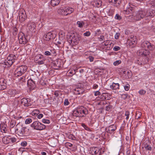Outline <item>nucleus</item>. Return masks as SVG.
Returning <instances> with one entry per match:
<instances>
[{"label": "nucleus", "instance_id": "obj_22", "mask_svg": "<svg viewBox=\"0 0 155 155\" xmlns=\"http://www.w3.org/2000/svg\"><path fill=\"white\" fill-rule=\"evenodd\" d=\"M64 8L66 15H68V14H71L74 11V9L72 8H70L68 7H66Z\"/></svg>", "mask_w": 155, "mask_h": 155}, {"label": "nucleus", "instance_id": "obj_52", "mask_svg": "<svg viewBox=\"0 0 155 155\" xmlns=\"http://www.w3.org/2000/svg\"><path fill=\"white\" fill-rule=\"evenodd\" d=\"M113 49L115 51H117L120 49V48L118 46H115L114 47Z\"/></svg>", "mask_w": 155, "mask_h": 155}, {"label": "nucleus", "instance_id": "obj_46", "mask_svg": "<svg viewBox=\"0 0 155 155\" xmlns=\"http://www.w3.org/2000/svg\"><path fill=\"white\" fill-rule=\"evenodd\" d=\"M27 144V143L26 141H23L21 143V145L22 146L25 147Z\"/></svg>", "mask_w": 155, "mask_h": 155}, {"label": "nucleus", "instance_id": "obj_29", "mask_svg": "<svg viewBox=\"0 0 155 155\" xmlns=\"http://www.w3.org/2000/svg\"><path fill=\"white\" fill-rule=\"evenodd\" d=\"M94 2L96 6L97 7H99L101 5L102 2L101 0H94Z\"/></svg>", "mask_w": 155, "mask_h": 155}, {"label": "nucleus", "instance_id": "obj_39", "mask_svg": "<svg viewBox=\"0 0 155 155\" xmlns=\"http://www.w3.org/2000/svg\"><path fill=\"white\" fill-rule=\"evenodd\" d=\"M32 121V120L31 118H28L26 119L25 121V123L28 124L30 123Z\"/></svg>", "mask_w": 155, "mask_h": 155}, {"label": "nucleus", "instance_id": "obj_35", "mask_svg": "<svg viewBox=\"0 0 155 155\" xmlns=\"http://www.w3.org/2000/svg\"><path fill=\"white\" fill-rule=\"evenodd\" d=\"M77 24L78 25L79 27L82 28L83 27V25L84 24V23L83 22L78 21L77 22Z\"/></svg>", "mask_w": 155, "mask_h": 155}, {"label": "nucleus", "instance_id": "obj_62", "mask_svg": "<svg viewBox=\"0 0 155 155\" xmlns=\"http://www.w3.org/2000/svg\"><path fill=\"white\" fill-rule=\"evenodd\" d=\"M17 58H18L17 57H16V56H15V55H14V59L13 60V62H14L15 61V60H16L17 59Z\"/></svg>", "mask_w": 155, "mask_h": 155}, {"label": "nucleus", "instance_id": "obj_41", "mask_svg": "<svg viewBox=\"0 0 155 155\" xmlns=\"http://www.w3.org/2000/svg\"><path fill=\"white\" fill-rule=\"evenodd\" d=\"M80 89L77 88L75 90V93L76 94H80L82 93V92L80 91Z\"/></svg>", "mask_w": 155, "mask_h": 155}, {"label": "nucleus", "instance_id": "obj_21", "mask_svg": "<svg viewBox=\"0 0 155 155\" xmlns=\"http://www.w3.org/2000/svg\"><path fill=\"white\" fill-rule=\"evenodd\" d=\"M4 78L0 79V90H3L6 88V83L5 82Z\"/></svg>", "mask_w": 155, "mask_h": 155}, {"label": "nucleus", "instance_id": "obj_43", "mask_svg": "<svg viewBox=\"0 0 155 155\" xmlns=\"http://www.w3.org/2000/svg\"><path fill=\"white\" fill-rule=\"evenodd\" d=\"M90 35H91V33L89 31H87L86 32L84 33L83 34V35L84 36H87V37L90 36Z\"/></svg>", "mask_w": 155, "mask_h": 155}, {"label": "nucleus", "instance_id": "obj_26", "mask_svg": "<svg viewBox=\"0 0 155 155\" xmlns=\"http://www.w3.org/2000/svg\"><path fill=\"white\" fill-rule=\"evenodd\" d=\"M58 13L61 15H66L65 8H59L57 11Z\"/></svg>", "mask_w": 155, "mask_h": 155}, {"label": "nucleus", "instance_id": "obj_48", "mask_svg": "<svg viewBox=\"0 0 155 155\" xmlns=\"http://www.w3.org/2000/svg\"><path fill=\"white\" fill-rule=\"evenodd\" d=\"M121 97L123 99H125L127 97V95L126 94H123L121 95Z\"/></svg>", "mask_w": 155, "mask_h": 155}, {"label": "nucleus", "instance_id": "obj_6", "mask_svg": "<svg viewBox=\"0 0 155 155\" xmlns=\"http://www.w3.org/2000/svg\"><path fill=\"white\" fill-rule=\"evenodd\" d=\"M137 41V39L136 36L131 35L127 40V44L130 46L133 47V45L136 43Z\"/></svg>", "mask_w": 155, "mask_h": 155}, {"label": "nucleus", "instance_id": "obj_20", "mask_svg": "<svg viewBox=\"0 0 155 155\" xmlns=\"http://www.w3.org/2000/svg\"><path fill=\"white\" fill-rule=\"evenodd\" d=\"M154 15L152 11L150 10H148L146 12H145V18L146 19H149L153 16Z\"/></svg>", "mask_w": 155, "mask_h": 155}, {"label": "nucleus", "instance_id": "obj_2", "mask_svg": "<svg viewBox=\"0 0 155 155\" xmlns=\"http://www.w3.org/2000/svg\"><path fill=\"white\" fill-rule=\"evenodd\" d=\"M87 113V110L86 108L81 106L78 107L76 110L74 111L73 114L77 117H84Z\"/></svg>", "mask_w": 155, "mask_h": 155}, {"label": "nucleus", "instance_id": "obj_44", "mask_svg": "<svg viewBox=\"0 0 155 155\" xmlns=\"http://www.w3.org/2000/svg\"><path fill=\"white\" fill-rule=\"evenodd\" d=\"M146 91L143 90H141L139 91V93L140 95H144L146 93Z\"/></svg>", "mask_w": 155, "mask_h": 155}, {"label": "nucleus", "instance_id": "obj_59", "mask_svg": "<svg viewBox=\"0 0 155 155\" xmlns=\"http://www.w3.org/2000/svg\"><path fill=\"white\" fill-rule=\"evenodd\" d=\"M129 87L128 86H125L124 87V89H125V90L126 91H128L129 89Z\"/></svg>", "mask_w": 155, "mask_h": 155}, {"label": "nucleus", "instance_id": "obj_25", "mask_svg": "<svg viewBox=\"0 0 155 155\" xmlns=\"http://www.w3.org/2000/svg\"><path fill=\"white\" fill-rule=\"evenodd\" d=\"M60 2V0H51V5L52 6H55L58 5Z\"/></svg>", "mask_w": 155, "mask_h": 155}, {"label": "nucleus", "instance_id": "obj_33", "mask_svg": "<svg viewBox=\"0 0 155 155\" xmlns=\"http://www.w3.org/2000/svg\"><path fill=\"white\" fill-rule=\"evenodd\" d=\"M132 9V8L131 7H129L128 8H127L125 9L124 8V11L125 12V13L127 14H129V13L131 11Z\"/></svg>", "mask_w": 155, "mask_h": 155}, {"label": "nucleus", "instance_id": "obj_57", "mask_svg": "<svg viewBox=\"0 0 155 155\" xmlns=\"http://www.w3.org/2000/svg\"><path fill=\"white\" fill-rule=\"evenodd\" d=\"M111 107V106H106V110H109L110 109V108Z\"/></svg>", "mask_w": 155, "mask_h": 155}, {"label": "nucleus", "instance_id": "obj_50", "mask_svg": "<svg viewBox=\"0 0 155 155\" xmlns=\"http://www.w3.org/2000/svg\"><path fill=\"white\" fill-rule=\"evenodd\" d=\"M69 104L68 100V99H66L64 100V104L65 105H68Z\"/></svg>", "mask_w": 155, "mask_h": 155}, {"label": "nucleus", "instance_id": "obj_14", "mask_svg": "<svg viewBox=\"0 0 155 155\" xmlns=\"http://www.w3.org/2000/svg\"><path fill=\"white\" fill-rule=\"evenodd\" d=\"M35 24L32 22H29L27 26V29L29 31L32 32L34 31L35 27Z\"/></svg>", "mask_w": 155, "mask_h": 155}, {"label": "nucleus", "instance_id": "obj_49", "mask_svg": "<svg viewBox=\"0 0 155 155\" xmlns=\"http://www.w3.org/2000/svg\"><path fill=\"white\" fill-rule=\"evenodd\" d=\"M72 146V144L69 143H65V146L67 147H71Z\"/></svg>", "mask_w": 155, "mask_h": 155}, {"label": "nucleus", "instance_id": "obj_32", "mask_svg": "<svg viewBox=\"0 0 155 155\" xmlns=\"http://www.w3.org/2000/svg\"><path fill=\"white\" fill-rule=\"evenodd\" d=\"M43 59V60H44L43 56L40 54H38L35 56V61H39V60Z\"/></svg>", "mask_w": 155, "mask_h": 155}, {"label": "nucleus", "instance_id": "obj_1", "mask_svg": "<svg viewBox=\"0 0 155 155\" xmlns=\"http://www.w3.org/2000/svg\"><path fill=\"white\" fill-rule=\"evenodd\" d=\"M145 12L143 11H139L134 13L133 15L130 17L132 21H138L140 20L145 17Z\"/></svg>", "mask_w": 155, "mask_h": 155}, {"label": "nucleus", "instance_id": "obj_58", "mask_svg": "<svg viewBox=\"0 0 155 155\" xmlns=\"http://www.w3.org/2000/svg\"><path fill=\"white\" fill-rule=\"evenodd\" d=\"M43 116V115L42 114H39L38 116V118L39 119H41Z\"/></svg>", "mask_w": 155, "mask_h": 155}, {"label": "nucleus", "instance_id": "obj_40", "mask_svg": "<svg viewBox=\"0 0 155 155\" xmlns=\"http://www.w3.org/2000/svg\"><path fill=\"white\" fill-rule=\"evenodd\" d=\"M115 19L117 20H120L122 18V17L119 14H117L115 17Z\"/></svg>", "mask_w": 155, "mask_h": 155}, {"label": "nucleus", "instance_id": "obj_47", "mask_svg": "<svg viewBox=\"0 0 155 155\" xmlns=\"http://www.w3.org/2000/svg\"><path fill=\"white\" fill-rule=\"evenodd\" d=\"M150 3L153 6L155 7V0L151 1Z\"/></svg>", "mask_w": 155, "mask_h": 155}, {"label": "nucleus", "instance_id": "obj_3", "mask_svg": "<svg viewBox=\"0 0 155 155\" xmlns=\"http://www.w3.org/2000/svg\"><path fill=\"white\" fill-rule=\"evenodd\" d=\"M27 67L25 65H22L17 68L14 72L16 77L20 76L27 70Z\"/></svg>", "mask_w": 155, "mask_h": 155}, {"label": "nucleus", "instance_id": "obj_28", "mask_svg": "<svg viewBox=\"0 0 155 155\" xmlns=\"http://www.w3.org/2000/svg\"><path fill=\"white\" fill-rule=\"evenodd\" d=\"M109 1L110 3H112L114 4V5H115L116 6L118 5L120 2V0H109Z\"/></svg>", "mask_w": 155, "mask_h": 155}, {"label": "nucleus", "instance_id": "obj_4", "mask_svg": "<svg viewBox=\"0 0 155 155\" xmlns=\"http://www.w3.org/2000/svg\"><path fill=\"white\" fill-rule=\"evenodd\" d=\"M31 126L33 127L34 129L38 130H42L45 129L46 128L45 125L37 121L34 122L31 125Z\"/></svg>", "mask_w": 155, "mask_h": 155}, {"label": "nucleus", "instance_id": "obj_61", "mask_svg": "<svg viewBox=\"0 0 155 155\" xmlns=\"http://www.w3.org/2000/svg\"><path fill=\"white\" fill-rule=\"evenodd\" d=\"M98 87V85L97 84H94L93 87V88L94 89H96Z\"/></svg>", "mask_w": 155, "mask_h": 155}, {"label": "nucleus", "instance_id": "obj_38", "mask_svg": "<svg viewBox=\"0 0 155 155\" xmlns=\"http://www.w3.org/2000/svg\"><path fill=\"white\" fill-rule=\"evenodd\" d=\"M144 147L146 150H151V147L148 145H145Z\"/></svg>", "mask_w": 155, "mask_h": 155}, {"label": "nucleus", "instance_id": "obj_17", "mask_svg": "<svg viewBox=\"0 0 155 155\" xmlns=\"http://www.w3.org/2000/svg\"><path fill=\"white\" fill-rule=\"evenodd\" d=\"M54 38L52 33L51 32H48L44 35V38L46 41H49Z\"/></svg>", "mask_w": 155, "mask_h": 155}, {"label": "nucleus", "instance_id": "obj_24", "mask_svg": "<svg viewBox=\"0 0 155 155\" xmlns=\"http://www.w3.org/2000/svg\"><path fill=\"white\" fill-rule=\"evenodd\" d=\"M11 140V138L9 137H4L2 139L3 143L5 144L8 143Z\"/></svg>", "mask_w": 155, "mask_h": 155}, {"label": "nucleus", "instance_id": "obj_10", "mask_svg": "<svg viewBox=\"0 0 155 155\" xmlns=\"http://www.w3.org/2000/svg\"><path fill=\"white\" fill-rule=\"evenodd\" d=\"M68 40L73 45H77L78 43V40L76 37L74 35L72 34L68 36Z\"/></svg>", "mask_w": 155, "mask_h": 155}, {"label": "nucleus", "instance_id": "obj_31", "mask_svg": "<svg viewBox=\"0 0 155 155\" xmlns=\"http://www.w3.org/2000/svg\"><path fill=\"white\" fill-rule=\"evenodd\" d=\"M8 93L10 96H14L16 94V91L12 89H9L8 91Z\"/></svg>", "mask_w": 155, "mask_h": 155}, {"label": "nucleus", "instance_id": "obj_36", "mask_svg": "<svg viewBox=\"0 0 155 155\" xmlns=\"http://www.w3.org/2000/svg\"><path fill=\"white\" fill-rule=\"evenodd\" d=\"M15 124V122L14 120H12L11 121L10 123V127L13 128L14 127Z\"/></svg>", "mask_w": 155, "mask_h": 155}, {"label": "nucleus", "instance_id": "obj_18", "mask_svg": "<svg viewBox=\"0 0 155 155\" xmlns=\"http://www.w3.org/2000/svg\"><path fill=\"white\" fill-rule=\"evenodd\" d=\"M116 129L115 125H111L106 128V131L107 132L109 133H111L114 131Z\"/></svg>", "mask_w": 155, "mask_h": 155}, {"label": "nucleus", "instance_id": "obj_53", "mask_svg": "<svg viewBox=\"0 0 155 155\" xmlns=\"http://www.w3.org/2000/svg\"><path fill=\"white\" fill-rule=\"evenodd\" d=\"M45 55L47 56L51 55V53L49 51H46L45 53Z\"/></svg>", "mask_w": 155, "mask_h": 155}, {"label": "nucleus", "instance_id": "obj_9", "mask_svg": "<svg viewBox=\"0 0 155 155\" xmlns=\"http://www.w3.org/2000/svg\"><path fill=\"white\" fill-rule=\"evenodd\" d=\"M19 20L21 22H22L25 21L26 18L27 16L24 10L21 9L20 10L19 13Z\"/></svg>", "mask_w": 155, "mask_h": 155}, {"label": "nucleus", "instance_id": "obj_16", "mask_svg": "<svg viewBox=\"0 0 155 155\" xmlns=\"http://www.w3.org/2000/svg\"><path fill=\"white\" fill-rule=\"evenodd\" d=\"M61 60L60 59H58L54 61L53 63L52 67L55 69H58L61 67Z\"/></svg>", "mask_w": 155, "mask_h": 155}, {"label": "nucleus", "instance_id": "obj_34", "mask_svg": "<svg viewBox=\"0 0 155 155\" xmlns=\"http://www.w3.org/2000/svg\"><path fill=\"white\" fill-rule=\"evenodd\" d=\"M82 126L83 127L84 129L89 131H91V130L89 128H88L84 124H82Z\"/></svg>", "mask_w": 155, "mask_h": 155}, {"label": "nucleus", "instance_id": "obj_11", "mask_svg": "<svg viewBox=\"0 0 155 155\" xmlns=\"http://www.w3.org/2000/svg\"><path fill=\"white\" fill-rule=\"evenodd\" d=\"M141 46L143 49H146L147 48L150 50H153L154 48L153 46L151 45V44L147 41L143 42Z\"/></svg>", "mask_w": 155, "mask_h": 155}, {"label": "nucleus", "instance_id": "obj_60", "mask_svg": "<svg viewBox=\"0 0 155 155\" xmlns=\"http://www.w3.org/2000/svg\"><path fill=\"white\" fill-rule=\"evenodd\" d=\"M11 140L12 142L14 143L16 141V139L15 138H11Z\"/></svg>", "mask_w": 155, "mask_h": 155}, {"label": "nucleus", "instance_id": "obj_54", "mask_svg": "<svg viewBox=\"0 0 155 155\" xmlns=\"http://www.w3.org/2000/svg\"><path fill=\"white\" fill-rule=\"evenodd\" d=\"M120 34L119 33H116L115 35V38L116 39H118L119 38Z\"/></svg>", "mask_w": 155, "mask_h": 155}, {"label": "nucleus", "instance_id": "obj_5", "mask_svg": "<svg viewBox=\"0 0 155 155\" xmlns=\"http://www.w3.org/2000/svg\"><path fill=\"white\" fill-rule=\"evenodd\" d=\"M25 128L23 127L21 124L18 123L15 127V133L20 136H21L24 133Z\"/></svg>", "mask_w": 155, "mask_h": 155}, {"label": "nucleus", "instance_id": "obj_12", "mask_svg": "<svg viewBox=\"0 0 155 155\" xmlns=\"http://www.w3.org/2000/svg\"><path fill=\"white\" fill-rule=\"evenodd\" d=\"M65 34L63 31H60L59 33V39L60 40L57 41L58 44H61L64 43L65 40Z\"/></svg>", "mask_w": 155, "mask_h": 155}, {"label": "nucleus", "instance_id": "obj_51", "mask_svg": "<svg viewBox=\"0 0 155 155\" xmlns=\"http://www.w3.org/2000/svg\"><path fill=\"white\" fill-rule=\"evenodd\" d=\"M101 94L100 92L98 91H96L94 92V95L95 96H97L98 95H99Z\"/></svg>", "mask_w": 155, "mask_h": 155}, {"label": "nucleus", "instance_id": "obj_45", "mask_svg": "<svg viewBox=\"0 0 155 155\" xmlns=\"http://www.w3.org/2000/svg\"><path fill=\"white\" fill-rule=\"evenodd\" d=\"M129 114L130 113L128 111L126 112L125 113V115L127 116L126 118L127 120H128L129 119Z\"/></svg>", "mask_w": 155, "mask_h": 155}, {"label": "nucleus", "instance_id": "obj_55", "mask_svg": "<svg viewBox=\"0 0 155 155\" xmlns=\"http://www.w3.org/2000/svg\"><path fill=\"white\" fill-rule=\"evenodd\" d=\"M88 58L90 61L92 62L93 61L94 58L91 56H90Z\"/></svg>", "mask_w": 155, "mask_h": 155}, {"label": "nucleus", "instance_id": "obj_30", "mask_svg": "<svg viewBox=\"0 0 155 155\" xmlns=\"http://www.w3.org/2000/svg\"><path fill=\"white\" fill-rule=\"evenodd\" d=\"M6 125L5 124H2L0 126V129L2 132L5 133L7 131L6 128Z\"/></svg>", "mask_w": 155, "mask_h": 155}, {"label": "nucleus", "instance_id": "obj_15", "mask_svg": "<svg viewBox=\"0 0 155 155\" xmlns=\"http://www.w3.org/2000/svg\"><path fill=\"white\" fill-rule=\"evenodd\" d=\"M30 101L29 99L24 98L21 100V102L22 104L25 106H29L31 105Z\"/></svg>", "mask_w": 155, "mask_h": 155}, {"label": "nucleus", "instance_id": "obj_23", "mask_svg": "<svg viewBox=\"0 0 155 155\" xmlns=\"http://www.w3.org/2000/svg\"><path fill=\"white\" fill-rule=\"evenodd\" d=\"M98 152V150L97 148L95 147H93L91 148L90 150V153L93 155H95Z\"/></svg>", "mask_w": 155, "mask_h": 155}, {"label": "nucleus", "instance_id": "obj_37", "mask_svg": "<svg viewBox=\"0 0 155 155\" xmlns=\"http://www.w3.org/2000/svg\"><path fill=\"white\" fill-rule=\"evenodd\" d=\"M121 62V61L120 60H117L115 62H114L113 64L115 66L118 65V64H120Z\"/></svg>", "mask_w": 155, "mask_h": 155}, {"label": "nucleus", "instance_id": "obj_56", "mask_svg": "<svg viewBox=\"0 0 155 155\" xmlns=\"http://www.w3.org/2000/svg\"><path fill=\"white\" fill-rule=\"evenodd\" d=\"M37 63L38 64H44V62L42 60L41 61H38L37 62Z\"/></svg>", "mask_w": 155, "mask_h": 155}, {"label": "nucleus", "instance_id": "obj_8", "mask_svg": "<svg viewBox=\"0 0 155 155\" xmlns=\"http://www.w3.org/2000/svg\"><path fill=\"white\" fill-rule=\"evenodd\" d=\"M14 56V55L13 54L9 55L7 58V61L6 60V61H5V64L8 67L12 65L13 63Z\"/></svg>", "mask_w": 155, "mask_h": 155}, {"label": "nucleus", "instance_id": "obj_19", "mask_svg": "<svg viewBox=\"0 0 155 155\" xmlns=\"http://www.w3.org/2000/svg\"><path fill=\"white\" fill-rule=\"evenodd\" d=\"M137 53L140 55L146 56L149 54V51L146 49H144L143 50H139L137 51Z\"/></svg>", "mask_w": 155, "mask_h": 155}, {"label": "nucleus", "instance_id": "obj_7", "mask_svg": "<svg viewBox=\"0 0 155 155\" xmlns=\"http://www.w3.org/2000/svg\"><path fill=\"white\" fill-rule=\"evenodd\" d=\"M18 38L19 42L20 44L24 45L26 44L28 41L27 39L23 33L21 32L18 34Z\"/></svg>", "mask_w": 155, "mask_h": 155}, {"label": "nucleus", "instance_id": "obj_42", "mask_svg": "<svg viewBox=\"0 0 155 155\" xmlns=\"http://www.w3.org/2000/svg\"><path fill=\"white\" fill-rule=\"evenodd\" d=\"M42 122L44 124H48L50 123V121L48 120L44 119L42 120Z\"/></svg>", "mask_w": 155, "mask_h": 155}, {"label": "nucleus", "instance_id": "obj_13", "mask_svg": "<svg viewBox=\"0 0 155 155\" xmlns=\"http://www.w3.org/2000/svg\"><path fill=\"white\" fill-rule=\"evenodd\" d=\"M35 80V79H34ZM35 81L33 80L32 79H29L28 81L27 84L29 88L33 89L35 87Z\"/></svg>", "mask_w": 155, "mask_h": 155}, {"label": "nucleus", "instance_id": "obj_27", "mask_svg": "<svg viewBox=\"0 0 155 155\" xmlns=\"http://www.w3.org/2000/svg\"><path fill=\"white\" fill-rule=\"evenodd\" d=\"M119 84L118 83H113L110 86V88L113 90H116L119 88Z\"/></svg>", "mask_w": 155, "mask_h": 155}, {"label": "nucleus", "instance_id": "obj_63", "mask_svg": "<svg viewBox=\"0 0 155 155\" xmlns=\"http://www.w3.org/2000/svg\"><path fill=\"white\" fill-rule=\"evenodd\" d=\"M28 47H30V46H26L25 47V49H27V50H30V49L29 48H28Z\"/></svg>", "mask_w": 155, "mask_h": 155}, {"label": "nucleus", "instance_id": "obj_64", "mask_svg": "<svg viewBox=\"0 0 155 155\" xmlns=\"http://www.w3.org/2000/svg\"><path fill=\"white\" fill-rule=\"evenodd\" d=\"M54 95H55L57 97L58 95V94L57 92L55 91L54 92Z\"/></svg>", "mask_w": 155, "mask_h": 155}]
</instances>
